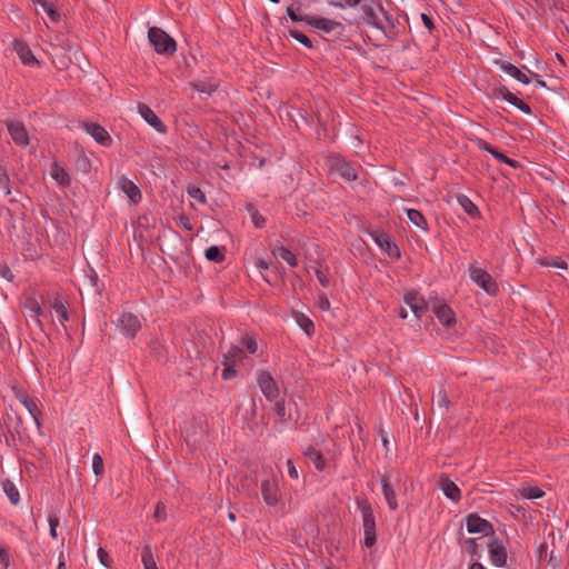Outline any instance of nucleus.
I'll list each match as a JSON object with an SVG mask.
<instances>
[{
  "label": "nucleus",
  "mask_w": 569,
  "mask_h": 569,
  "mask_svg": "<svg viewBox=\"0 0 569 569\" xmlns=\"http://www.w3.org/2000/svg\"><path fill=\"white\" fill-rule=\"evenodd\" d=\"M489 559L496 567H503L507 562V549L505 543L495 538L488 543Z\"/></svg>",
  "instance_id": "nucleus-12"
},
{
  "label": "nucleus",
  "mask_w": 569,
  "mask_h": 569,
  "mask_svg": "<svg viewBox=\"0 0 569 569\" xmlns=\"http://www.w3.org/2000/svg\"><path fill=\"white\" fill-rule=\"evenodd\" d=\"M458 203L463 209V211L470 217H477L479 214V210L477 206L465 194L459 196L457 198Z\"/></svg>",
  "instance_id": "nucleus-30"
},
{
  "label": "nucleus",
  "mask_w": 569,
  "mask_h": 569,
  "mask_svg": "<svg viewBox=\"0 0 569 569\" xmlns=\"http://www.w3.org/2000/svg\"><path fill=\"white\" fill-rule=\"evenodd\" d=\"M7 129L13 142L20 147H27L30 143L29 133L19 120L12 119L7 121Z\"/></svg>",
  "instance_id": "nucleus-9"
},
{
  "label": "nucleus",
  "mask_w": 569,
  "mask_h": 569,
  "mask_svg": "<svg viewBox=\"0 0 569 569\" xmlns=\"http://www.w3.org/2000/svg\"><path fill=\"white\" fill-rule=\"evenodd\" d=\"M316 277H317L318 281L320 282V284H321L322 287H325V288H326V287H328V286H329V283H330V279H329V276H328V273H327V271H326V270H323V269H317V270H316Z\"/></svg>",
  "instance_id": "nucleus-50"
},
{
  "label": "nucleus",
  "mask_w": 569,
  "mask_h": 569,
  "mask_svg": "<svg viewBox=\"0 0 569 569\" xmlns=\"http://www.w3.org/2000/svg\"><path fill=\"white\" fill-rule=\"evenodd\" d=\"M4 491H6L9 500L13 505H17L19 502V491L17 490V488L13 485L4 486Z\"/></svg>",
  "instance_id": "nucleus-47"
},
{
  "label": "nucleus",
  "mask_w": 569,
  "mask_h": 569,
  "mask_svg": "<svg viewBox=\"0 0 569 569\" xmlns=\"http://www.w3.org/2000/svg\"><path fill=\"white\" fill-rule=\"evenodd\" d=\"M358 507L361 511L363 525V545L367 548H371L376 543V521L373 510L366 499L358 501Z\"/></svg>",
  "instance_id": "nucleus-2"
},
{
  "label": "nucleus",
  "mask_w": 569,
  "mask_h": 569,
  "mask_svg": "<svg viewBox=\"0 0 569 569\" xmlns=\"http://www.w3.org/2000/svg\"><path fill=\"white\" fill-rule=\"evenodd\" d=\"M420 18H421V21L423 23V26L429 30L431 31L433 29V20L430 16H428L427 13H421L420 14Z\"/></svg>",
  "instance_id": "nucleus-53"
},
{
  "label": "nucleus",
  "mask_w": 569,
  "mask_h": 569,
  "mask_svg": "<svg viewBox=\"0 0 569 569\" xmlns=\"http://www.w3.org/2000/svg\"><path fill=\"white\" fill-rule=\"evenodd\" d=\"M437 405L440 409L448 408V401H447L446 395L442 391H440L437 396Z\"/></svg>",
  "instance_id": "nucleus-56"
},
{
  "label": "nucleus",
  "mask_w": 569,
  "mask_h": 569,
  "mask_svg": "<svg viewBox=\"0 0 569 569\" xmlns=\"http://www.w3.org/2000/svg\"><path fill=\"white\" fill-rule=\"evenodd\" d=\"M503 163L512 167V168H518L519 167V163L516 161V160H512L510 158L507 157V161H505Z\"/></svg>",
  "instance_id": "nucleus-60"
},
{
  "label": "nucleus",
  "mask_w": 569,
  "mask_h": 569,
  "mask_svg": "<svg viewBox=\"0 0 569 569\" xmlns=\"http://www.w3.org/2000/svg\"><path fill=\"white\" fill-rule=\"evenodd\" d=\"M187 192L190 198L194 199L199 203L203 204L207 202V197H206L204 192L199 187L189 186L187 189Z\"/></svg>",
  "instance_id": "nucleus-39"
},
{
  "label": "nucleus",
  "mask_w": 569,
  "mask_h": 569,
  "mask_svg": "<svg viewBox=\"0 0 569 569\" xmlns=\"http://www.w3.org/2000/svg\"><path fill=\"white\" fill-rule=\"evenodd\" d=\"M153 517L157 521H162L167 517L166 506L162 502H158L154 509Z\"/></svg>",
  "instance_id": "nucleus-49"
},
{
  "label": "nucleus",
  "mask_w": 569,
  "mask_h": 569,
  "mask_svg": "<svg viewBox=\"0 0 569 569\" xmlns=\"http://www.w3.org/2000/svg\"><path fill=\"white\" fill-rule=\"evenodd\" d=\"M286 465H287V468H288V475L290 478L292 479H298L299 478V473H298V470L295 466V462L291 460V459H288L286 461Z\"/></svg>",
  "instance_id": "nucleus-51"
},
{
  "label": "nucleus",
  "mask_w": 569,
  "mask_h": 569,
  "mask_svg": "<svg viewBox=\"0 0 569 569\" xmlns=\"http://www.w3.org/2000/svg\"><path fill=\"white\" fill-rule=\"evenodd\" d=\"M343 1L345 2H342V1L332 2V6L338 7V8H345L346 6L356 7L357 4L363 2L365 0H343Z\"/></svg>",
  "instance_id": "nucleus-52"
},
{
  "label": "nucleus",
  "mask_w": 569,
  "mask_h": 569,
  "mask_svg": "<svg viewBox=\"0 0 569 569\" xmlns=\"http://www.w3.org/2000/svg\"><path fill=\"white\" fill-rule=\"evenodd\" d=\"M491 156H492L495 159H497L499 162H502V163H503L505 161H507V157H506L503 153H501V152H499L498 150H496V149L493 150V152H492V154H491Z\"/></svg>",
  "instance_id": "nucleus-59"
},
{
  "label": "nucleus",
  "mask_w": 569,
  "mask_h": 569,
  "mask_svg": "<svg viewBox=\"0 0 569 569\" xmlns=\"http://www.w3.org/2000/svg\"><path fill=\"white\" fill-rule=\"evenodd\" d=\"M97 555H98L100 563L103 567H106V568H110L111 567L112 559L109 556V553L102 547L98 548Z\"/></svg>",
  "instance_id": "nucleus-45"
},
{
  "label": "nucleus",
  "mask_w": 569,
  "mask_h": 569,
  "mask_svg": "<svg viewBox=\"0 0 569 569\" xmlns=\"http://www.w3.org/2000/svg\"><path fill=\"white\" fill-rule=\"evenodd\" d=\"M381 490L383 493V497L391 510H396L398 508V501L396 491L390 486L389 478L387 476H382L380 479Z\"/></svg>",
  "instance_id": "nucleus-23"
},
{
  "label": "nucleus",
  "mask_w": 569,
  "mask_h": 569,
  "mask_svg": "<svg viewBox=\"0 0 569 569\" xmlns=\"http://www.w3.org/2000/svg\"><path fill=\"white\" fill-rule=\"evenodd\" d=\"M287 14L289 16V18L293 21V22H305L306 24H308V20L311 19V16H302L300 14L298 11L299 9H295L292 7H288L287 8Z\"/></svg>",
  "instance_id": "nucleus-42"
},
{
  "label": "nucleus",
  "mask_w": 569,
  "mask_h": 569,
  "mask_svg": "<svg viewBox=\"0 0 569 569\" xmlns=\"http://www.w3.org/2000/svg\"><path fill=\"white\" fill-rule=\"evenodd\" d=\"M305 455L319 471H322L325 469L326 462L319 451L309 448L308 450L305 451Z\"/></svg>",
  "instance_id": "nucleus-33"
},
{
  "label": "nucleus",
  "mask_w": 569,
  "mask_h": 569,
  "mask_svg": "<svg viewBox=\"0 0 569 569\" xmlns=\"http://www.w3.org/2000/svg\"><path fill=\"white\" fill-rule=\"evenodd\" d=\"M234 367H236V365L224 362V368L221 373V376L224 380H230L233 377H236L237 371H236Z\"/></svg>",
  "instance_id": "nucleus-48"
},
{
  "label": "nucleus",
  "mask_w": 569,
  "mask_h": 569,
  "mask_svg": "<svg viewBox=\"0 0 569 569\" xmlns=\"http://www.w3.org/2000/svg\"><path fill=\"white\" fill-rule=\"evenodd\" d=\"M518 493L523 498L528 500L539 499L545 496V491L536 486H521L518 489Z\"/></svg>",
  "instance_id": "nucleus-28"
},
{
  "label": "nucleus",
  "mask_w": 569,
  "mask_h": 569,
  "mask_svg": "<svg viewBox=\"0 0 569 569\" xmlns=\"http://www.w3.org/2000/svg\"><path fill=\"white\" fill-rule=\"evenodd\" d=\"M81 129L92 137L97 143L103 147H109L112 142V139L108 131L100 124L94 122H83L81 124Z\"/></svg>",
  "instance_id": "nucleus-10"
},
{
  "label": "nucleus",
  "mask_w": 569,
  "mask_h": 569,
  "mask_svg": "<svg viewBox=\"0 0 569 569\" xmlns=\"http://www.w3.org/2000/svg\"><path fill=\"white\" fill-rule=\"evenodd\" d=\"M330 170L347 181L357 179L355 168L340 157H332L329 161Z\"/></svg>",
  "instance_id": "nucleus-8"
},
{
  "label": "nucleus",
  "mask_w": 569,
  "mask_h": 569,
  "mask_svg": "<svg viewBox=\"0 0 569 569\" xmlns=\"http://www.w3.org/2000/svg\"><path fill=\"white\" fill-rule=\"evenodd\" d=\"M204 256L208 260L213 262H221L224 259V253L218 246H210L207 248Z\"/></svg>",
  "instance_id": "nucleus-36"
},
{
  "label": "nucleus",
  "mask_w": 569,
  "mask_h": 569,
  "mask_svg": "<svg viewBox=\"0 0 569 569\" xmlns=\"http://www.w3.org/2000/svg\"><path fill=\"white\" fill-rule=\"evenodd\" d=\"M496 64L507 74L516 79L517 81L529 84L530 78L523 73L519 68H517L515 64L507 62V61H496Z\"/></svg>",
  "instance_id": "nucleus-20"
},
{
  "label": "nucleus",
  "mask_w": 569,
  "mask_h": 569,
  "mask_svg": "<svg viewBox=\"0 0 569 569\" xmlns=\"http://www.w3.org/2000/svg\"><path fill=\"white\" fill-rule=\"evenodd\" d=\"M13 49L23 64L33 66L34 63H37V60L27 43L22 41H16L13 44Z\"/></svg>",
  "instance_id": "nucleus-22"
},
{
  "label": "nucleus",
  "mask_w": 569,
  "mask_h": 569,
  "mask_svg": "<svg viewBox=\"0 0 569 569\" xmlns=\"http://www.w3.org/2000/svg\"><path fill=\"white\" fill-rule=\"evenodd\" d=\"M92 471L96 476H101L104 471L103 459L99 453L92 457Z\"/></svg>",
  "instance_id": "nucleus-44"
},
{
  "label": "nucleus",
  "mask_w": 569,
  "mask_h": 569,
  "mask_svg": "<svg viewBox=\"0 0 569 569\" xmlns=\"http://www.w3.org/2000/svg\"><path fill=\"white\" fill-rule=\"evenodd\" d=\"M440 486L443 495L453 502H458L461 497L459 487L449 478H441Z\"/></svg>",
  "instance_id": "nucleus-24"
},
{
  "label": "nucleus",
  "mask_w": 569,
  "mask_h": 569,
  "mask_svg": "<svg viewBox=\"0 0 569 569\" xmlns=\"http://www.w3.org/2000/svg\"><path fill=\"white\" fill-rule=\"evenodd\" d=\"M261 220H262V219H260V218H258V217L253 216V222H254V224H256L257 227H261V226H262V224H261Z\"/></svg>",
  "instance_id": "nucleus-63"
},
{
  "label": "nucleus",
  "mask_w": 569,
  "mask_h": 569,
  "mask_svg": "<svg viewBox=\"0 0 569 569\" xmlns=\"http://www.w3.org/2000/svg\"><path fill=\"white\" fill-rule=\"evenodd\" d=\"M308 26L327 34L340 36L345 32V26L337 20L311 16Z\"/></svg>",
  "instance_id": "nucleus-6"
},
{
  "label": "nucleus",
  "mask_w": 569,
  "mask_h": 569,
  "mask_svg": "<svg viewBox=\"0 0 569 569\" xmlns=\"http://www.w3.org/2000/svg\"><path fill=\"white\" fill-rule=\"evenodd\" d=\"M257 383L268 401L279 398L280 389L269 371L259 370L257 372Z\"/></svg>",
  "instance_id": "nucleus-5"
},
{
  "label": "nucleus",
  "mask_w": 569,
  "mask_h": 569,
  "mask_svg": "<svg viewBox=\"0 0 569 569\" xmlns=\"http://www.w3.org/2000/svg\"><path fill=\"white\" fill-rule=\"evenodd\" d=\"M0 190L6 197L11 194L10 179L8 172L2 168H0Z\"/></svg>",
  "instance_id": "nucleus-40"
},
{
  "label": "nucleus",
  "mask_w": 569,
  "mask_h": 569,
  "mask_svg": "<svg viewBox=\"0 0 569 569\" xmlns=\"http://www.w3.org/2000/svg\"><path fill=\"white\" fill-rule=\"evenodd\" d=\"M228 519H229L230 521H232V522H233V521H236V515H234L233 512H231V511H230V512L228 513Z\"/></svg>",
  "instance_id": "nucleus-64"
},
{
  "label": "nucleus",
  "mask_w": 569,
  "mask_h": 569,
  "mask_svg": "<svg viewBox=\"0 0 569 569\" xmlns=\"http://www.w3.org/2000/svg\"><path fill=\"white\" fill-rule=\"evenodd\" d=\"M273 411L280 418L281 421H287L290 419V416L287 415L286 401L283 399L278 398L273 400Z\"/></svg>",
  "instance_id": "nucleus-37"
},
{
  "label": "nucleus",
  "mask_w": 569,
  "mask_h": 569,
  "mask_svg": "<svg viewBox=\"0 0 569 569\" xmlns=\"http://www.w3.org/2000/svg\"><path fill=\"white\" fill-rule=\"evenodd\" d=\"M50 176L61 188H67L71 183V179H70L69 173L56 160L51 163Z\"/></svg>",
  "instance_id": "nucleus-19"
},
{
  "label": "nucleus",
  "mask_w": 569,
  "mask_h": 569,
  "mask_svg": "<svg viewBox=\"0 0 569 569\" xmlns=\"http://www.w3.org/2000/svg\"><path fill=\"white\" fill-rule=\"evenodd\" d=\"M138 113L141 116V118L150 126L152 127L157 132L159 133H166L167 127L166 124L160 120V118L156 114V112L144 103H139L137 107Z\"/></svg>",
  "instance_id": "nucleus-13"
},
{
  "label": "nucleus",
  "mask_w": 569,
  "mask_h": 569,
  "mask_svg": "<svg viewBox=\"0 0 569 569\" xmlns=\"http://www.w3.org/2000/svg\"><path fill=\"white\" fill-rule=\"evenodd\" d=\"M48 523H49V527H50V536L53 539H57V537H58L57 528L59 526V518L57 517V515L50 513L48 516Z\"/></svg>",
  "instance_id": "nucleus-46"
},
{
  "label": "nucleus",
  "mask_w": 569,
  "mask_h": 569,
  "mask_svg": "<svg viewBox=\"0 0 569 569\" xmlns=\"http://www.w3.org/2000/svg\"><path fill=\"white\" fill-rule=\"evenodd\" d=\"M297 325L308 335L310 336L313 332L315 326L313 322L303 313H296L295 316Z\"/></svg>",
  "instance_id": "nucleus-34"
},
{
  "label": "nucleus",
  "mask_w": 569,
  "mask_h": 569,
  "mask_svg": "<svg viewBox=\"0 0 569 569\" xmlns=\"http://www.w3.org/2000/svg\"><path fill=\"white\" fill-rule=\"evenodd\" d=\"M272 254L276 258L284 260L290 267H296L298 264L296 256L282 244L274 246L272 248Z\"/></svg>",
  "instance_id": "nucleus-26"
},
{
  "label": "nucleus",
  "mask_w": 569,
  "mask_h": 569,
  "mask_svg": "<svg viewBox=\"0 0 569 569\" xmlns=\"http://www.w3.org/2000/svg\"><path fill=\"white\" fill-rule=\"evenodd\" d=\"M278 482L276 479H267L261 483V493L268 506H276L279 501Z\"/></svg>",
  "instance_id": "nucleus-17"
},
{
  "label": "nucleus",
  "mask_w": 569,
  "mask_h": 569,
  "mask_svg": "<svg viewBox=\"0 0 569 569\" xmlns=\"http://www.w3.org/2000/svg\"><path fill=\"white\" fill-rule=\"evenodd\" d=\"M141 561L144 569H158L150 547H144L141 553Z\"/></svg>",
  "instance_id": "nucleus-35"
},
{
  "label": "nucleus",
  "mask_w": 569,
  "mask_h": 569,
  "mask_svg": "<svg viewBox=\"0 0 569 569\" xmlns=\"http://www.w3.org/2000/svg\"><path fill=\"white\" fill-rule=\"evenodd\" d=\"M118 184L122 192L127 196L130 204H137L141 201V191L132 180L122 176L119 178Z\"/></svg>",
  "instance_id": "nucleus-15"
},
{
  "label": "nucleus",
  "mask_w": 569,
  "mask_h": 569,
  "mask_svg": "<svg viewBox=\"0 0 569 569\" xmlns=\"http://www.w3.org/2000/svg\"><path fill=\"white\" fill-rule=\"evenodd\" d=\"M403 302L410 308L416 319L420 321L428 308L426 300L416 291H410L403 296Z\"/></svg>",
  "instance_id": "nucleus-14"
},
{
  "label": "nucleus",
  "mask_w": 569,
  "mask_h": 569,
  "mask_svg": "<svg viewBox=\"0 0 569 569\" xmlns=\"http://www.w3.org/2000/svg\"><path fill=\"white\" fill-rule=\"evenodd\" d=\"M546 264L553 268L567 269V262L560 258H555L551 262H547Z\"/></svg>",
  "instance_id": "nucleus-55"
},
{
  "label": "nucleus",
  "mask_w": 569,
  "mask_h": 569,
  "mask_svg": "<svg viewBox=\"0 0 569 569\" xmlns=\"http://www.w3.org/2000/svg\"><path fill=\"white\" fill-rule=\"evenodd\" d=\"M363 20L367 24L381 30L387 34V29L393 28L391 16L385 10L383 6L377 1H370L362 6Z\"/></svg>",
  "instance_id": "nucleus-1"
},
{
  "label": "nucleus",
  "mask_w": 569,
  "mask_h": 569,
  "mask_svg": "<svg viewBox=\"0 0 569 569\" xmlns=\"http://www.w3.org/2000/svg\"><path fill=\"white\" fill-rule=\"evenodd\" d=\"M243 352L242 349L238 346H232L224 355V362L237 365L242 361Z\"/></svg>",
  "instance_id": "nucleus-32"
},
{
  "label": "nucleus",
  "mask_w": 569,
  "mask_h": 569,
  "mask_svg": "<svg viewBox=\"0 0 569 569\" xmlns=\"http://www.w3.org/2000/svg\"><path fill=\"white\" fill-rule=\"evenodd\" d=\"M375 241L389 256L399 254L397 246L393 243V241L388 234L383 232L377 233L375 237Z\"/></svg>",
  "instance_id": "nucleus-25"
},
{
  "label": "nucleus",
  "mask_w": 569,
  "mask_h": 569,
  "mask_svg": "<svg viewBox=\"0 0 569 569\" xmlns=\"http://www.w3.org/2000/svg\"><path fill=\"white\" fill-rule=\"evenodd\" d=\"M53 309L57 315L60 317V322L64 323L69 319L68 310L64 307L62 301L56 300L53 303Z\"/></svg>",
  "instance_id": "nucleus-43"
},
{
  "label": "nucleus",
  "mask_w": 569,
  "mask_h": 569,
  "mask_svg": "<svg viewBox=\"0 0 569 569\" xmlns=\"http://www.w3.org/2000/svg\"><path fill=\"white\" fill-rule=\"evenodd\" d=\"M407 217L412 224L422 231H428V222L425 216L417 209H407Z\"/></svg>",
  "instance_id": "nucleus-27"
},
{
  "label": "nucleus",
  "mask_w": 569,
  "mask_h": 569,
  "mask_svg": "<svg viewBox=\"0 0 569 569\" xmlns=\"http://www.w3.org/2000/svg\"><path fill=\"white\" fill-rule=\"evenodd\" d=\"M477 146L480 150L486 151L490 154H492L495 148L491 147L487 141L485 140H478Z\"/></svg>",
  "instance_id": "nucleus-57"
},
{
  "label": "nucleus",
  "mask_w": 569,
  "mask_h": 569,
  "mask_svg": "<svg viewBox=\"0 0 569 569\" xmlns=\"http://www.w3.org/2000/svg\"><path fill=\"white\" fill-rule=\"evenodd\" d=\"M398 316L401 319H406L408 317V312L405 308H400Z\"/></svg>",
  "instance_id": "nucleus-62"
},
{
  "label": "nucleus",
  "mask_w": 569,
  "mask_h": 569,
  "mask_svg": "<svg viewBox=\"0 0 569 569\" xmlns=\"http://www.w3.org/2000/svg\"><path fill=\"white\" fill-rule=\"evenodd\" d=\"M289 34H290L291 38L297 40L302 46H305V47H307L309 49L312 48V41L305 33H302V32H300L298 30H289Z\"/></svg>",
  "instance_id": "nucleus-41"
},
{
  "label": "nucleus",
  "mask_w": 569,
  "mask_h": 569,
  "mask_svg": "<svg viewBox=\"0 0 569 569\" xmlns=\"http://www.w3.org/2000/svg\"><path fill=\"white\" fill-rule=\"evenodd\" d=\"M318 306L321 310L326 311V310H329L330 308V302L328 300V298L326 297H320L319 301H318Z\"/></svg>",
  "instance_id": "nucleus-58"
},
{
  "label": "nucleus",
  "mask_w": 569,
  "mask_h": 569,
  "mask_svg": "<svg viewBox=\"0 0 569 569\" xmlns=\"http://www.w3.org/2000/svg\"><path fill=\"white\" fill-rule=\"evenodd\" d=\"M118 327L122 335L128 338H133L141 328V322L138 316L126 312L122 313L118 321Z\"/></svg>",
  "instance_id": "nucleus-11"
},
{
  "label": "nucleus",
  "mask_w": 569,
  "mask_h": 569,
  "mask_svg": "<svg viewBox=\"0 0 569 569\" xmlns=\"http://www.w3.org/2000/svg\"><path fill=\"white\" fill-rule=\"evenodd\" d=\"M148 40L159 54H173L176 51V41L160 28H150L148 31Z\"/></svg>",
  "instance_id": "nucleus-3"
},
{
  "label": "nucleus",
  "mask_w": 569,
  "mask_h": 569,
  "mask_svg": "<svg viewBox=\"0 0 569 569\" xmlns=\"http://www.w3.org/2000/svg\"><path fill=\"white\" fill-rule=\"evenodd\" d=\"M24 310L30 313V316L39 323V317L42 315V308L40 303L34 298H29L24 302Z\"/></svg>",
  "instance_id": "nucleus-29"
},
{
  "label": "nucleus",
  "mask_w": 569,
  "mask_h": 569,
  "mask_svg": "<svg viewBox=\"0 0 569 569\" xmlns=\"http://www.w3.org/2000/svg\"><path fill=\"white\" fill-rule=\"evenodd\" d=\"M240 345L244 348L249 353H254L258 350V343L253 336L244 335L240 339Z\"/></svg>",
  "instance_id": "nucleus-38"
},
{
  "label": "nucleus",
  "mask_w": 569,
  "mask_h": 569,
  "mask_svg": "<svg viewBox=\"0 0 569 569\" xmlns=\"http://www.w3.org/2000/svg\"><path fill=\"white\" fill-rule=\"evenodd\" d=\"M469 569H487L483 565H481L480 562H473Z\"/></svg>",
  "instance_id": "nucleus-61"
},
{
  "label": "nucleus",
  "mask_w": 569,
  "mask_h": 569,
  "mask_svg": "<svg viewBox=\"0 0 569 569\" xmlns=\"http://www.w3.org/2000/svg\"><path fill=\"white\" fill-rule=\"evenodd\" d=\"M14 395L19 402L28 410L31 417L34 419V422L38 427H40V410L37 406V402L31 399L26 391L22 389H14Z\"/></svg>",
  "instance_id": "nucleus-16"
},
{
  "label": "nucleus",
  "mask_w": 569,
  "mask_h": 569,
  "mask_svg": "<svg viewBox=\"0 0 569 569\" xmlns=\"http://www.w3.org/2000/svg\"><path fill=\"white\" fill-rule=\"evenodd\" d=\"M33 3L36 6L41 7V9L48 14L52 22H57L60 20V14L54 9L52 3L48 2L47 0H33Z\"/></svg>",
  "instance_id": "nucleus-31"
},
{
  "label": "nucleus",
  "mask_w": 569,
  "mask_h": 569,
  "mask_svg": "<svg viewBox=\"0 0 569 569\" xmlns=\"http://www.w3.org/2000/svg\"><path fill=\"white\" fill-rule=\"evenodd\" d=\"M470 280L481 288L487 295L496 296L499 292L498 283L490 273L475 263L468 267Z\"/></svg>",
  "instance_id": "nucleus-4"
},
{
  "label": "nucleus",
  "mask_w": 569,
  "mask_h": 569,
  "mask_svg": "<svg viewBox=\"0 0 569 569\" xmlns=\"http://www.w3.org/2000/svg\"><path fill=\"white\" fill-rule=\"evenodd\" d=\"M0 561L4 568L9 567L10 556H9V552L4 548H0Z\"/></svg>",
  "instance_id": "nucleus-54"
},
{
  "label": "nucleus",
  "mask_w": 569,
  "mask_h": 569,
  "mask_svg": "<svg viewBox=\"0 0 569 569\" xmlns=\"http://www.w3.org/2000/svg\"><path fill=\"white\" fill-rule=\"evenodd\" d=\"M466 528L469 533H480L482 536H489L493 532L491 522L476 513L466 518Z\"/></svg>",
  "instance_id": "nucleus-7"
},
{
  "label": "nucleus",
  "mask_w": 569,
  "mask_h": 569,
  "mask_svg": "<svg viewBox=\"0 0 569 569\" xmlns=\"http://www.w3.org/2000/svg\"><path fill=\"white\" fill-rule=\"evenodd\" d=\"M433 313L438 320L447 328H450L456 323V317L453 311L447 305H438L433 308Z\"/></svg>",
  "instance_id": "nucleus-21"
},
{
  "label": "nucleus",
  "mask_w": 569,
  "mask_h": 569,
  "mask_svg": "<svg viewBox=\"0 0 569 569\" xmlns=\"http://www.w3.org/2000/svg\"><path fill=\"white\" fill-rule=\"evenodd\" d=\"M499 97L505 100L506 102L515 106L517 109H519L525 114H531L532 110L531 107L523 102L521 99H519L516 94L510 92L507 88L499 89Z\"/></svg>",
  "instance_id": "nucleus-18"
}]
</instances>
